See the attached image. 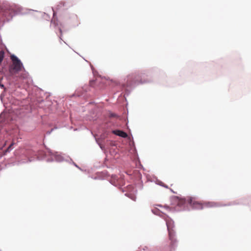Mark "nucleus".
<instances>
[{"instance_id":"5","label":"nucleus","mask_w":251,"mask_h":251,"mask_svg":"<svg viewBox=\"0 0 251 251\" xmlns=\"http://www.w3.org/2000/svg\"><path fill=\"white\" fill-rule=\"evenodd\" d=\"M187 201L195 209H203V201H198L195 198L189 197L187 199Z\"/></svg>"},{"instance_id":"4","label":"nucleus","mask_w":251,"mask_h":251,"mask_svg":"<svg viewBox=\"0 0 251 251\" xmlns=\"http://www.w3.org/2000/svg\"><path fill=\"white\" fill-rule=\"evenodd\" d=\"M166 222L169 232L170 240L171 241L172 243H173L175 241V232L173 229L174 227V222L171 219H170L166 220Z\"/></svg>"},{"instance_id":"17","label":"nucleus","mask_w":251,"mask_h":251,"mask_svg":"<svg viewBox=\"0 0 251 251\" xmlns=\"http://www.w3.org/2000/svg\"><path fill=\"white\" fill-rule=\"evenodd\" d=\"M60 4H61V6H64V3H60ZM60 7H61V6L60 5V4L58 5H57V9L59 8Z\"/></svg>"},{"instance_id":"2","label":"nucleus","mask_w":251,"mask_h":251,"mask_svg":"<svg viewBox=\"0 0 251 251\" xmlns=\"http://www.w3.org/2000/svg\"><path fill=\"white\" fill-rule=\"evenodd\" d=\"M12 62V65L9 68L10 74H17L21 71L22 69L25 70L24 66L21 60L15 54L10 56Z\"/></svg>"},{"instance_id":"16","label":"nucleus","mask_w":251,"mask_h":251,"mask_svg":"<svg viewBox=\"0 0 251 251\" xmlns=\"http://www.w3.org/2000/svg\"><path fill=\"white\" fill-rule=\"evenodd\" d=\"M131 195V197H130L132 200H133V201H135V197L133 195H132L131 194H130Z\"/></svg>"},{"instance_id":"9","label":"nucleus","mask_w":251,"mask_h":251,"mask_svg":"<svg viewBox=\"0 0 251 251\" xmlns=\"http://www.w3.org/2000/svg\"><path fill=\"white\" fill-rule=\"evenodd\" d=\"M36 11L38 12V11ZM39 13L40 14H41V12H39ZM42 16L43 17V18L47 21H49L50 19V16L48 14H46V13H43V14L42 13Z\"/></svg>"},{"instance_id":"18","label":"nucleus","mask_w":251,"mask_h":251,"mask_svg":"<svg viewBox=\"0 0 251 251\" xmlns=\"http://www.w3.org/2000/svg\"><path fill=\"white\" fill-rule=\"evenodd\" d=\"M52 10H53V18H54L55 16V12L54 11L53 8H52Z\"/></svg>"},{"instance_id":"6","label":"nucleus","mask_w":251,"mask_h":251,"mask_svg":"<svg viewBox=\"0 0 251 251\" xmlns=\"http://www.w3.org/2000/svg\"><path fill=\"white\" fill-rule=\"evenodd\" d=\"M100 83V80L96 78V80H91L90 81V85H85L81 88L82 91L78 90V94H83L84 93H87L90 91L91 87H94L95 84Z\"/></svg>"},{"instance_id":"1","label":"nucleus","mask_w":251,"mask_h":251,"mask_svg":"<svg viewBox=\"0 0 251 251\" xmlns=\"http://www.w3.org/2000/svg\"><path fill=\"white\" fill-rule=\"evenodd\" d=\"M152 80L151 73L144 71L140 73L135 72L126 76L121 82L112 81L117 90L113 94L121 92L120 94H129L138 85L148 83Z\"/></svg>"},{"instance_id":"15","label":"nucleus","mask_w":251,"mask_h":251,"mask_svg":"<svg viewBox=\"0 0 251 251\" xmlns=\"http://www.w3.org/2000/svg\"><path fill=\"white\" fill-rule=\"evenodd\" d=\"M109 116H110V117H117V116L116 115V114H115V113H110V114Z\"/></svg>"},{"instance_id":"7","label":"nucleus","mask_w":251,"mask_h":251,"mask_svg":"<svg viewBox=\"0 0 251 251\" xmlns=\"http://www.w3.org/2000/svg\"><path fill=\"white\" fill-rule=\"evenodd\" d=\"M112 132L114 134L119 136L122 137L126 138L127 136V134L126 132H125L124 131H122V130H113L112 131Z\"/></svg>"},{"instance_id":"10","label":"nucleus","mask_w":251,"mask_h":251,"mask_svg":"<svg viewBox=\"0 0 251 251\" xmlns=\"http://www.w3.org/2000/svg\"><path fill=\"white\" fill-rule=\"evenodd\" d=\"M28 75V73L24 70V72L21 75L20 78L22 79H26Z\"/></svg>"},{"instance_id":"23","label":"nucleus","mask_w":251,"mask_h":251,"mask_svg":"<svg viewBox=\"0 0 251 251\" xmlns=\"http://www.w3.org/2000/svg\"><path fill=\"white\" fill-rule=\"evenodd\" d=\"M130 194H128V197H130Z\"/></svg>"},{"instance_id":"3","label":"nucleus","mask_w":251,"mask_h":251,"mask_svg":"<svg viewBox=\"0 0 251 251\" xmlns=\"http://www.w3.org/2000/svg\"><path fill=\"white\" fill-rule=\"evenodd\" d=\"M16 6L15 4H13L5 7V10L6 11L4 12V15L5 16H6L7 13L9 14L8 17H6L7 21H9L11 20L13 17L17 14L16 9L18 8H16Z\"/></svg>"},{"instance_id":"20","label":"nucleus","mask_w":251,"mask_h":251,"mask_svg":"<svg viewBox=\"0 0 251 251\" xmlns=\"http://www.w3.org/2000/svg\"><path fill=\"white\" fill-rule=\"evenodd\" d=\"M92 70L93 71V73L94 74V67L92 66H91Z\"/></svg>"},{"instance_id":"12","label":"nucleus","mask_w":251,"mask_h":251,"mask_svg":"<svg viewBox=\"0 0 251 251\" xmlns=\"http://www.w3.org/2000/svg\"><path fill=\"white\" fill-rule=\"evenodd\" d=\"M185 202V200H184V199H180V200H178V205L179 206H181V205H183Z\"/></svg>"},{"instance_id":"19","label":"nucleus","mask_w":251,"mask_h":251,"mask_svg":"<svg viewBox=\"0 0 251 251\" xmlns=\"http://www.w3.org/2000/svg\"><path fill=\"white\" fill-rule=\"evenodd\" d=\"M0 87H1V88H4V86L3 84H1V83H0Z\"/></svg>"},{"instance_id":"24","label":"nucleus","mask_w":251,"mask_h":251,"mask_svg":"<svg viewBox=\"0 0 251 251\" xmlns=\"http://www.w3.org/2000/svg\"><path fill=\"white\" fill-rule=\"evenodd\" d=\"M130 194H128V197H130Z\"/></svg>"},{"instance_id":"14","label":"nucleus","mask_w":251,"mask_h":251,"mask_svg":"<svg viewBox=\"0 0 251 251\" xmlns=\"http://www.w3.org/2000/svg\"><path fill=\"white\" fill-rule=\"evenodd\" d=\"M58 30L59 31L60 33V35L59 36V38L62 40V31L60 27L58 28Z\"/></svg>"},{"instance_id":"22","label":"nucleus","mask_w":251,"mask_h":251,"mask_svg":"<svg viewBox=\"0 0 251 251\" xmlns=\"http://www.w3.org/2000/svg\"><path fill=\"white\" fill-rule=\"evenodd\" d=\"M2 95H0V99L2 100Z\"/></svg>"},{"instance_id":"21","label":"nucleus","mask_w":251,"mask_h":251,"mask_svg":"<svg viewBox=\"0 0 251 251\" xmlns=\"http://www.w3.org/2000/svg\"><path fill=\"white\" fill-rule=\"evenodd\" d=\"M99 87L100 89H103V88H104V86H103L100 85V86H99Z\"/></svg>"},{"instance_id":"13","label":"nucleus","mask_w":251,"mask_h":251,"mask_svg":"<svg viewBox=\"0 0 251 251\" xmlns=\"http://www.w3.org/2000/svg\"><path fill=\"white\" fill-rule=\"evenodd\" d=\"M58 25V24L55 21H53L52 19H51L50 22V26H54V27H56Z\"/></svg>"},{"instance_id":"11","label":"nucleus","mask_w":251,"mask_h":251,"mask_svg":"<svg viewBox=\"0 0 251 251\" xmlns=\"http://www.w3.org/2000/svg\"><path fill=\"white\" fill-rule=\"evenodd\" d=\"M4 56V52L3 50L0 51V64L3 59Z\"/></svg>"},{"instance_id":"8","label":"nucleus","mask_w":251,"mask_h":251,"mask_svg":"<svg viewBox=\"0 0 251 251\" xmlns=\"http://www.w3.org/2000/svg\"><path fill=\"white\" fill-rule=\"evenodd\" d=\"M217 206V204L214 202L203 201V208L204 207H212Z\"/></svg>"}]
</instances>
